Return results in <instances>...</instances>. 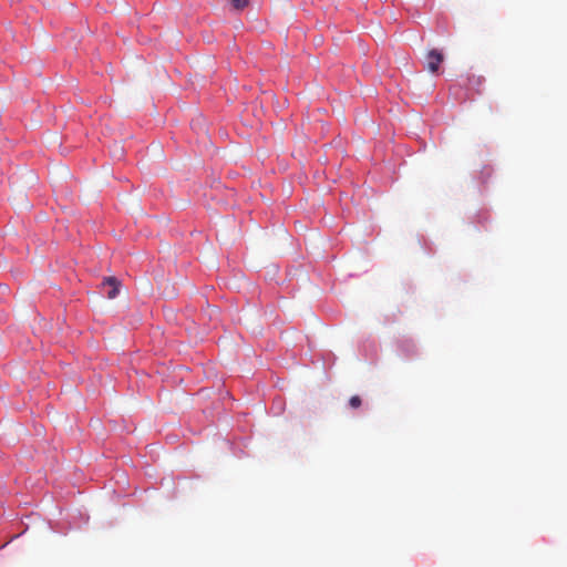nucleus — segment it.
Returning <instances> with one entry per match:
<instances>
[{"instance_id":"nucleus-1","label":"nucleus","mask_w":567,"mask_h":567,"mask_svg":"<svg viewBox=\"0 0 567 567\" xmlns=\"http://www.w3.org/2000/svg\"><path fill=\"white\" fill-rule=\"evenodd\" d=\"M443 60L444 56L441 51L436 49L430 50L425 55V68L431 73H436Z\"/></svg>"},{"instance_id":"nucleus-2","label":"nucleus","mask_w":567,"mask_h":567,"mask_svg":"<svg viewBox=\"0 0 567 567\" xmlns=\"http://www.w3.org/2000/svg\"><path fill=\"white\" fill-rule=\"evenodd\" d=\"M103 285L110 287V290L106 292V295L110 299H113L117 296V293H118L117 280L114 277L106 278L103 281Z\"/></svg>"},{"instance_id":"nucleus-3","label":"nucleus","mask_w":567,"mask_h":567,"mask_svg":"<svg viewBox=\"0 0 567 567\" xmlns=\"http://www.w3.org/2000/svg\"><path fill=\"white\" fill-rule=\"evenodd\" d=\"M230 4L235 10H244L249 4V0H230Z\"/></svg>"},{"instance_id":"nucleus-4","label":"nucleus","mask_w":567,"mask_h":567,"mask_svg":"<svg viewBox=\"0 0 567 567\" xmlns=\"http://www.w3.org/2000/svg\"><path fill=\"white\" fill-rule=\"evenodd\" d=\"M361 398L359 395H353L350 398L349 400V405L352 408V409H358L361 406Z\"/></svg>"}]
</instances>
